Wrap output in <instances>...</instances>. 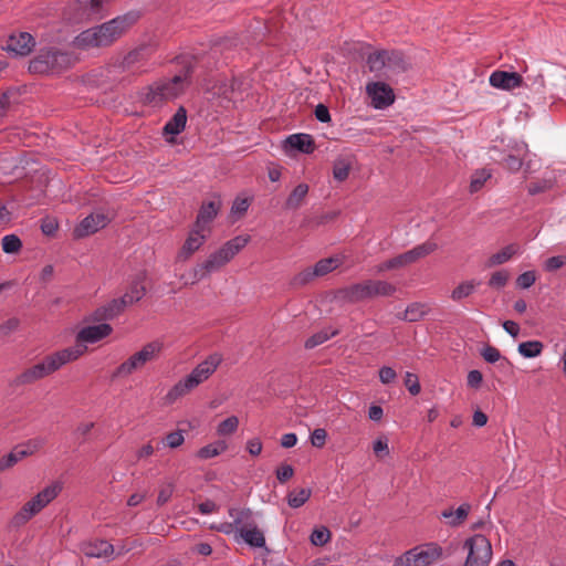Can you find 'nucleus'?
Wrapping results in <instances>:
<instances>
[{
  "mask_svg": "<svg viewBox=\"0 0 566 566\" xmlns=\"http://www.w3.org/2000/svg\"><path fill=\"white\" fill-rule=\"evenodd\" d=\"M438 249V244L433 241H426L418 244L413 249L403 252L408 265L416 263L418 260L426 258Z\"/></svg>",
  "mask_w": 566,
  "mask_h": 566,
  "instance_id": "c85d7f7f",
  "label": "nucleus"
},
{
  "mask_svg": "<svg viewBox=\"0 0 566 566\" xmlns=\"http://www.w3.org/2000/svg\"><path fill=\"white\" fill-rule=\"evenodd\" d=\"M2 250L6 253H18L22 248L20 238L15 234H7L1 240Z\"/></svg>",
  "mask_w": 566,
  "mask_h": 566,
  "instance_id": "de8ad7c7",
  "label": "nucleus"
},
{
  "mask_svg": "<svg viewBox=\"0 0 566 566\" xmlns=\"http://www.w3.org/2000/svg\"><path fill=\"white\" fill-rule=\"evenodd\" d=\"M250 235L245 234L227 241L220 249L209 254L205 261L191 269L186 284H196L211 273L220 271L250 242Z\"/></svg>",
  "mask_w": 566,
  "mask_h": 566,
  "instance_id": "7ed1b4c3",
  "label": "nucleus"
},
{
  "mask_svg": "<svg viewBox=\"0 0 566 566\" xmlns=\"http://www.w3.org/2000/svg\"><path fill=\"white\" fill-rule=\"evenodd\" d=\"M164 349V343L155 339L146 343L138 352L130 355L114 370V378H126L142 369L147 363L156 360Z\"/></svg>",
  "mask_w": 566,
  "mask_h": 566,
  "instance_id": "6e6552de",
  "label": "nucleus"
},
{
  "mask_svg": "<svg viewBox=\"0 0 566 566\" xmlns=\"http://www.w3.org/2000/svg\"><path fill=\"white\" fill-rule=\"evenodd\" d=\"M72 65L69 53L54 48L40 50L29 63V72L39 75L57 74Z\"/></svg>",
  "mask_w": 566,
  "mask_h": 566,
  "instance_id": "0eeeda50",
  "label": "nucleus"
},
{
  "mask_svg": "<svg viewBox=\"0 0 566 566\" xmlns=\"http://www.w3.org/2000/svg\"><path fill=\"white\" fill-rule=\"evenodd\" d=\"M109 0H76L74 20L86 21L101 19Z\"/></svg>",
  "mask_w": 566,
  "mask_h": 566,
  "instance_id": "ddd939ff",
  "label": "nucleus"
},
{
  "mask_svg": "<svg viewBox=\"0 0 566 566\" xmlns=\"http://www.w3.org/2000/svg\"><path fill=\"white\" fill-rule=\"evenodd\" d=\"M331 538V532L328 528L322 526L318 528H315L311 534V543L315 546H323L325 545Z\"/></svg>",
  "mask_w": 566,
  "mask_h": 566,
  "instance_id": "864d4df0",
  "label": "nucleus"
},
{
  "mask_svg": "<svg viewBox=\"0 0 566 566\" xmlns=\"http://www.w3.org/2000/svg\"><path fill=\"white\" fill-rule=\"evenodd\" d=\"M405 386L407 387V389L409 390V392L412 396L418 395L421 390L420 382H419L417 375L409 373V371L406 373V376H405Z\"/></svg>",
  "mask_w": 566,
  "mask_h": 566,
  "instance_id": "6e6d98bb",
  "label": "nucleus"
},
{
  "mask_svg": "<svg viewBox=\"0 0 566 566\" xmlns=\"http://www.w3.org/2000/svg\"><path fill=\"white\" fill-rule=\"evenodd\" d=\"M438 249V244L433 241H426L418 244L413 249L403 252L408 265L416 263L418 260L426 258Z\"/></svg>",
  "mask_w": 566,
  "mask_h": 566,
  "instance_id": "a878e982",
  "label": "nucleus"
},
{
  "mask_svg": "<svg viewBox=\"0 0 566 566\" xmlns=\"http://www.w3.org/2000/svg\"><path fill=\"white\" fill-rule=\"evenodd\" d=\"M294 474V469L290 464H282L276 470V479L284 483L290 480Z\"/></svg>",
  "mask_w": 566,
  "mask_h": 566,
  "instance_id": "0e129e2a",
  "label": "nucleus"
},
{
  "mask_svg": "<svg viewBox=\"0 0 566 566\" xmlns=\"http://www.w3.org/2000/svg\"><path fill=\"white\" fill-rule=\"evenodd\" d=\"M82 553L87 557H111L114 554V546L104 539H95L81 545Z\"/></svg>",
  "mask_w": 566,
  "mask_h": 566,
  "instance_id": "412c9836",
  "label": "nucleus"
},
{
  "mask_svg": "<svg viewBox=\"0 0 566 566\" xmlns=\"http://www.w3.org/2000/svg\"><path fill=\"white\" fill-rule=\"evenodd\" d=\"M387 51H377L368 55L367 64L370 72L387 71Z\"/></svg>",
  "mask_w": 566,
  "mask_h": 566,
  "instance_id": "37998d69",
  "label": "nucleus"
},
{
  "mask_svg": "<svg viewBox=\"0 0 566 566\" xmlns=\"http://www.w3.org/2000/svg\"><path fill=\"white\" fill-rule=\"evenodd\" d=\"M518 249L520 247L514 243L506 245L501 251L492 254L488 259L486 266L492 268L507 262L513 255H515L518 252Z\"/></svg>",
  "mask_w": 566,
  "mask_h": 566,
  "instance_id": "e433bc0d",
  "label": "nucleus"
},
{
  "mask_svg": "<svg viewBox=\"0 0 566 566\" xmlns=\"http://www.w3.org/2000/svg\"><path fill=\"white\" fill-rule=\"evenodd\" d=\"M39 514L38 510H35L30 502H25L23 506L11 517L10 526L13 528H19L25 525L33 516Z\"/></svg>",
  "mask_w": 566,
  "mask_h": 566,
  "instance_id": "72a5a7b5",
  "label": "nucleus"
},
{
  "mask_svg": "<svg viewBox=\"0 0 566 566\" xmlns=\"http://www.w3.org/2000/svg\"><path fill=\"white\" fill-rule=\"evenodd\" d=\"M227 448L228 446L224 441H216L199 449L197 455L202 460L211 459L221 454Z\"/></svg>",
  "mask_w": 566,
  "mask_h": 566,
  "instance_id": "a19ab883",
  "label": "nucleus"
},
{
  "mask_svg": "<svg viewBox=\"0 0 566 566\" xmlns=\"http://www.w3.org/2000/svg\"><path fill=\"white\" fill-rule=\"evenodd\" d=\"M373 450H374V453L378 458L388 455L389 454L388 439L385 437L377 439L373 444Z\"/></svg>",
  "mask_w": 566,
  "mask_h": 566,
  "instance_id": "052dcab7",
  "label": "nucleus"
},
{
  "mask_svg": "<svg viewBox=\"0 0 566 566\" xmlns=\"http://www.w3.org/2000/svg\"><path fill=\"white\" fill-rule=\"evenodd\" d=\"M126 293L137 303L145 296L146 287L140 280H135L132 282Z\"/></svg>",
  "mask_w": 566,
  "mask_h": 566,
  "instance_id": "5fc2aeb1",
  "label": "nucleus"
},
{
  "mask_svg": "<svg viewBox=\"0 0 566 566\" xmlns=\"http://www.w3.org/2000/svg\"><path fill=\"white\" fill-rule=\"evenodd\" d=\"M463 547L468 556L463 566H489L492 559L491 542L481 534H475L465 539Z\"/></svg>",
  "mask_w": 566,
  "mask_h": 566,
  "instance_id": "9d476101",
  "label": "nucleus"
},
{
  "mask_svg": "<svg viewBox=\"0 0 566 566\" xmlns=\"http://www.w3.org/2000/svg\"><path fill=\"white\" fill-rule=\"evenodd\" d=\"M111 221V217L103 212H93L84 218L81 223L74 229L76 238H84L91 235L98 230L105 228Z\"/></svg>",
  "mask_w": 566,
  "mask_h": 566,
  "instance_id": "2eb2a0df",
  "label": "nucleus"
},
{
  "mask_svg": "<svg viewBox=\"0 0 566 566\" xmlns=\"http://www.w3.org/2000/svg\"><path fill=\"white\" fill-rule=\"evenodd\" d=\"M311 494L312 491L310 489L291 491L287 495V504L293 509H298L308 501Z\"/></svg>",
  "mask_w": 566,
  "mask_h": 566,
  "instance_id": "c03bdc74",
  "label": "nucleus"
},
{
  "mask_svg": "<svg viewBox=\"0 0 566 566\" xmlns=\"http://www.w3.org/2000/svg\"><path fill=\"white\" fill-rule=\"evenodd\" d=\"M471 511V505L469 503L461 504L455 511L444 510L441 513L443 518L450 520L449 525L452 527H457L461 525L468 517Z\"/></svg>",
  "mask_w": 566,
  "mask_h": 566,
  "instance_id": "473e14b6",
  "label": "nucleus"
},
{
  "mask_svg": "<svg viewBox=\"0 0 566 566\" xmlns=\"http://www.w3.org/2000/svg\"><path fill=\"white\" fill-rule=\"evenodd\" d=\"M154 53L151 45L143 44L129 51L118 63L113 65L114 71L140 74L145 72L144 66Z\"/></svg>",
  "mask_w": 566,
  "mask_h": 566,
  "instance_id": "9b49d317",
  "label": "nucleus"
},
{
  "mask_svg": "<svg viewBox=\"0 0 566 566\" xmlns=\"http://www.w3.org/2000/svg\"><path fill=\"white\" fill-rule=\"evenodd\" d=\"M84 345H73L67 348L46 355L41 361L27 368L14 379L17 386L33 384L55 373L64 365L75 361L86 352Z\"/></svg>",
  "mask_w": 566,
  "mask_h": 566,
  "instance_id": "f03ea898",
  "label": "nucleus"
},
{
  "mask_svg": "<svg viewBox=\"0 0 566 566\" xmlns=\"http://www.w3.org/2000/svg\"><path fill=\"white\" fill-rule=\"evenodd\" d=\"M113 327L107 323L83 327L76 335L75 345H85V343H97L109 336Z\"/></svg>",
  "mask_w": 566,
  "mask_h": 566,
  "instance_id": "dca6fc26",
  "label": "nucleus"
},
{
  "mask_svg": "<svg viewBox=\"0 0 566 566\" xmlns=\"http://www.w3.org/2000/svg\"><path fill=\"white\" fill-rule=\"evenodd\" d=\"M553 187V184L551 180H541L530 184L528 186V193L534 196L537 193L545 192L549 190Z\"/></svg>",
  "mask_w": 566,
  "mask_h": 566,
  "instance_id": "680f3d73",
  "label": "nucleus"
},
{
  "mask_svg": "<svg viewBox=\"0 0 566 566\" xmlns=\"http://www.w3.org/2000/svg\"><path fill=\"white\" fill-rule=\"evenodd\" d=\"M229 515L233 518L237 533L239 534L240 526L253 524L252 512L249 509L238 510L234 507L229 509Z\"/></svg>",
  "mask_w": 566,
  "mask_h": 566,
  "instance_id": "ea45409f",
  "label": "nucleus"
},
{
  "mask_svg": "<svg viewBox=\"0 0 566 566\" xmlns=\"http://www.w3.org/2000/svg\"><path fill=\"white\" fill-rule=\"evenodd\" d=\"M250 202L247 198H237L232 205L231 212L242 216L249 209Z\"/></svg>",
  "mask_w": 566,
  "mask_h": 566,
  "instance_id": "774afa93",
  "label": "nucleus"
},
{
  "mask_svg": "<svg viewBox=\"0 0 566 566\" xmlns=\"http://www.w3.org/2000/svg\"><path fill=\"white\" fill-rule=\"evenodd\" d=\"M172 493H174V484L172 483H167L159 491V494H158V497H157V504L158 505L166 504L170 500Z\"/></svg>",
  "mask_w": 566,
  "mask_h": 566,
  "instance_id": "69168bd1",
  "label": "nucleus"
},
{
  "mask_svg": "<svg viewBox=\"0 0 566 566\" xmlns=\"http://www.w3.org/2000/svg\"><path fill=\"white\" fill-rule=\"evenodd\" d=\"M502 165L511 172H516L521 169L523 161L515 155H507L503 158Z\"/></svg>",
  "mask_w": 566,
  "mask_h": 566,
  "instance_id": "4d7b16f0",
  "label": "nucleus"
},
{
  "mask_svg": "<svg viewBox=\"0 0 566 566\" xmlns=\"http://www.w3.org/2000/svg\"><path fill=\"white\" fill-rule=\"evenodd\" d=\"M352 165L346 159H338L333 166V176L337 181H344L348 178Z\"/></svg>",
  "mask_w": 566,
  "mask_h": 566,
  "instance_id": "09e8293b",
  "label": "nucleus"
},
{
  "mask_svg": "<svg viewBox=\"0 0 566 566\" xmlns=\"http://www.w3.org/2000/svg\"><path fill=\"white\" fill-rule=\"evenodd\" d=\"M536 281V275L534 271H526L520 274L516 279V284L520 289H528Z\"/></svg>",
  "mask_w": 566,
  "mask_h": 566,
  "instance_id": "13d9d810",
  "label": "nucleus"
},
{
  "mask_svg": "<svg viewBox=\"0 0 566 566\" xmlns=\"http://www.w3.org/2000/svg\"><path fill=\"white\" fill-rule=\"evenodd\" d=\"M34 45L35 41L30 33L20 32L19 34L10 35L3 49L13 53L14 55L24 56L32 51Z\"/></svg>",
  "mask_w": 566,
  "mask_h": 566,
  "instance_id": "f3484780",
  "label": "nucleus"
},
{
  "mask_svg": "<svg viewBox=\"0 0 566 566\" xmlns=\"http://www.w3.org/2000/svg\"><path fill=\"white\" fill-rule=\"evenodd\" d=\"M509 277H510V274L507 271L500 270V271L492 273L488 284L492 289L501 290L506 285Z\"/></svg>",
  "mask_w": 566,
  "mask_h": 566,
  "instance_id": "603ef678",
  "label": "nucleus"
},
{
  "mask_svg": "<svg viewBox=\"0 0 566 566\" xmlns=\"http://www.w3.org/2000/svg\"><path fill=\"white\" fill-rule=\"evenodd\" d=\"M187 123V112L184 107H179L174 116L165 124L163 133L165 135H178L180 134Z\"/></svg>",
  "mask_w": 566,
  "mask_h": 566,
  "instance_id": "c756f323",
  "label": "nucleus"
},
{
  "mask_svg": "<svg viewBox=\"0 0 566 566\" xmlns=\"http://www.w3.org/2000/svg\"><path fill=\"white\" fill-rule=\"evenodd\" d=\"M326 430L323 428H317L311 434V443L316 448H323L326 443Z\"/></svg>",
  "mask_w": 566,
  "mask_h": 566,
  "instance_id": "e2e57ef3",
  "label": "nucleus"
},
{
  "mask_svg": "<svg viewBox=\"0 0 566 566\" xmlns=\"http://www.w3.org/2000/svg\"><path fill=\"white\" fill-rule=\"evenodd\" d=\"M387 72L399 74L407 70L408 63L401 52L387 51Z\"/></svg>",
  "mask_w": 566,
  "mask_h": 566,
  "instance_id": "c9c22d12",
  "label": "nucleus"
},
{
  "mask_svg": "<svg viewBox=\"0 0 566 566\" xmlns=\"http://www.w3.org/2000/svg\"><path fill=\"white\" fill-rule=\"evenodd\" d=\"M62 491V484L60 482H53L45 486L36 495L29 500L30 504L38 510L40 513L53 500H55Z\"/></svg>",
  "mask_w": 566,
  "mask_h": 566,
  "instance_id": "aec40b11",
  "label": "nucleus"
},
{
  "mask_svg": "<svg viewBox=\"0 0 566 566\" xmlns=\"http://www.w3.org/2000/svg\"><path fill=\"white\" fill-rule=\"evenodd\" d=\"M238 427H239L238 417L231 416L218 424L217 433L221 437L230 436L237 431Z\"/></svg>",
  "mask_w": 566,
  "mask_h": 566,
  "instance_id": "49530a36",
  "label": "nucleus"
},
{
  "mask_svg": "<svg viewBox=\"0 0 566 566\" xmlns=\"http://www.w3.org/2000/svg\"><path fill=\"white\" fill-rule=\"evenodd\" d=\"M42 444V440L32 439L24 444L15 446L8 454L0 458V473L11 469L22 459L34 454Z\"/></svg>",
  "mask_w": 566,
  "mask_h": 566,
  "instance_id": "f8f14e48",
  "label": "nucleus"
},
{
  "mask_svg": "<svg viewBox=\"0 0 566 566\" xmlns=\"http://www.w3.org/2000/svg\"><path fill=\"white\" fill-rule=\"evenodd\" d=\"M397 287L382 280H365L359 283L352 284L339 291L342 298L349 303H358L377 296H392Z\"/></svg>",
  "mask_w": 566,
  "mask_h": 566,
  "instance_id": "423d86ee",
  "label": "nucleus"
},
{
  "mask_svg": "<svg viewBox=\"0 0 566 566\" xmlns=\"http://www.w3.org/2000/svg\"><path fill=\"white\" fill-rule=\"evenodd\" d=\"M478 286V283L474 281H465L460 283L451 293V298L455 302H459L468 296H470L475 287Z\"/></svg>",
  "mask_w": 566,
  "mask_h": 566,
  "instance_id": "a18cd8bd",
  "label": "nucleus"
},
{
  "mask_svg": "<svg viewBox=\"0 0 566 566\" xmlns=\"http://www.w3.org/2000/svg\"><path fill=\"white\" fill-rule=\"evenodd\" d=\"M39 514L38 510H35L30 502H25L23 506L11 517L10 526L13 528H19L25 525L33 516Z\"/></svg>",
  "mask_w": 566,
  "mask_h": 566,
  "instance_id": "f704fd0d",
  "label": "nucleus"
},
{
  "mask_svg": "<svg viewBox=\"0 0 566 566\" xmlns=\"http://www.w3.org/2000/svg\"><path fill=\"white\" fill-rule=\"evenodd\" d=\"M428 312L429 307L427 304L415 302L407 306L400 318L407 322H418L427 315Z\"/></svg>",
  "mask_w": 566,
  "mask_h": 566,
  "instance_id": "4c0bfd02",
  "label": "nucleus"
},
{
  "mask_svg": "<svg viewBox=\"0 0 566 566\" xmlns=\"http://www.w3.org/2000/svg\"><path fill=\"white\" fill-rule=\"evenodd\" d=\"M205 230L200 228L192 229L181 249L177 254V261L185 262L190 259V256L197 252L206 242L207 235L203 233Z\"/></svg>",
  "mask_w": 566,
  "mask_h": 566,
  "instance_id": "a211bd4d",
  "label": "nucleus"
},
{
  "mask_svg": "<svg viewBox=\"0 0 566 566\" xmlns=\"http://www.w3.org/2000/svg\"><path fill=\"white\" fill-rule=\"evenodd\" d=\"M139 18L140 14L137 11L117 15L99 25L82 31L74 39V45L81 50L108 48L123 38Z\"/></svg>",
  "mask_w": 566,
  "mask_h": 566,
  "instance_id": "f257e3e1",
  "label": "nucleus"
},
{
  "mask_svg": "<svg viewBox=\"0 0 566 566\" xmlns=\"http://www.w3.org/2000/svg\"><path fill=\"white\" fill-rule=\"evenodd\" d=\"M438 249V244L433 241H426L418 244L413 249L403 252L408 265L416 263L418 260L426 258Z\"/></svg>",
  "mask_w": 566,
  "mask_h": 566,
  "instance_id": "bb28decb",
  "label": "nucleus"
},
{
  "mask_svg": "<svg viewBox=\"0 0 566 566\" xmlns=\"http://www.w3.org/2000/svg\"><path fill=\"white\" fill-rule=\"evenodd\" d=\"M239 536L251 547L262 548L265 546L264 534L255 523L240 526Z\"/></svg>",
  "mask_w": 566,
  "mask_h": 566,
  "instance_id": "4be33fe9",
  "label": "nucleus"
},
{
  "mask_svg": "<svg viewBox=\"0 0 566 566\" xmlns=\"http://www.w3.org/2000/svg\"><path fill=\"white\" fill-rule=\"evenodd\" d=\"M285 145L303 154H312L315 150V143L308 134H293L285 139Z\"/></svg>",
  "mask_w": 566,
  "mask_h": 566,
  "instance_id": "5701e85b",
  "label": "nucleus"
},
{
  "mask_svg": "<svg viewBox=\"0 0 566 566\" xmlns=\"http://www.w3.org/2000/svg\"><path fill=\"white\" fill-rule=\"evenodd\" d=\"M124 312V308L117 298H113L107 304L96 308L93 313L94 321H109Z\"/></svg>",
  "mask_w": 566,
  "mask_h": 566,
  "instance_id": "393cba45",
  "label": "nucleus"
},
{
  "mask_svg": "<svg viewBox=\"0 0 566 566\" xmlns=\"http://www.w3.org/2000/svg\"><path fill=\"white\" fill-rule=\"evenodd\" d=\"M438 249V244L433 241H426L418 244L413 249L403 252L408 265L416 263L418 260L426 258Z\"/></svg>",
  "mask_w": 566,
  "mask_h": 566,
  "instance_id": "cd10ccee",
  "label": "nucleus"
},
{
  "mask_svg": "<svg viewBox=\"0 0 566 566\" xmlns=\"http://www.w3.org/2000/svg\"><path fill=\"white\" fill-rule=\"evenodd\" d=\"M315 277H317L316 274H314L313 268H306L292 279L291 283L293 286H304L312 282Z\"/></svg>",
  "mask_w": 566,
  "mask_h": 566,
  "instance_id": "3c124183",
  "label": "nucleus"
},
{
  "mask_svg": "<svg viewBox=\"0 0 566 566\" xmlns=\"http://www.w3.org/2000/svg\"><path fill=\"white\" fill-rule=\"evenodd\" d=\"M489 82L495 88L511 91L523 85V77L516 72L494 71L491 73Z\"/></svg>",
  "mask_w": 566,
  "mask_h": 566,
  "instance_id": "6ab92c4d",
  "label": "nucleus"
},
{
  "mask_svg": "<svg viewBox=\"0 0 566 566\" xmlns=\"http://www.w3.org/2000/svg\"><path fill=\"white\" fill-rule=\"evenodd\" d=\"M189 84V70L184 74L175 75L170 80H160L149 85L143 94V101L150 106H158L163 102L179 96Z\"/></svg>",
  "mask_w": 566,
  "mask_h": 566,
  "instance_id": "39448f33",
  "label": "nucleus"
},
{
  "mask_svg": "<svg viewBox=\"0 0 566 566\" xmlns=\"http://www.w3.org/2000/svg\"><path fill=\"white\" fill-rule=\"evenodd\" d=\"M366 92L371 99V105L377 109H384L395 102L392 88L384 82L368 83Z\"/></svg>",
  "mask_w": 566,
  "mask_h": 566,
  "instance_id": "4468645a",
  "label": "nucleus"
},
{
  "mask_svg": "<svg viewBox=\"0 0 566 566\" xmlns=\"http://www.w3.org/2000/svg\"><path fill=\"white\" fill-rule=\"evenodd\" d=\"M543 347L539 340H528L521 343L517 350L525 358H534L542 354Z\"/></svg>",
  "mask_w": 566,
  "mask_h": 566,
  "instance_id": "79ce46f5",
  "label": "nucleus"
},
{
  "mask_svg": "<svg viewBox=\"0 0 566 566\" xmlns=\"http://www.w3.org/2000/svg\"><path fill=\"white\" fill-rule=\"evenodd\" d=\"M308 186L306 184H298L289 195L285 201V209L296 210L302 207L308 193Z\"/></svg>",
  "mask_w": 566,
  "mask_h": 566,
  "instance_id": "7c9ffc66",
  "label": "nucleus"
},
{
  "mask_svg": "<svg viewBox=\"0 0 566 566\" xmlns=\"http://www.w3.org/2000/svg\"><path fill=\"white\" fill-rule=\"evenodd\" d=\"M338 334L337 329L324 328L305 340V348L313 349Z\"/></svg>",
  "mask_w": 566,
  "mask_h": 566,
  "instance_id": "58836bf2",
  "label": "nucleus"
},
{
  "mask_svg": "<svg viewBox=\"0 0 566 566\" xmlns=\"http://www.w3.org/2000/svg\"><path fill=\"white\" fill-rule=\"evenodd\" d=\"M342 264L343 256L339 255L322 259L314 264V274H316L317 277L324 276L339 268Z\"/></svg>",
  "mask_w": 566,
  "mask_h": 566,
  "instance_id": "2f4dec72",
  "label": "nucleus"
},
{
  "mask_svg": "<svg viewBox=\"0 0 566 566\" xmlns=\"http://www.w3.org/2000/svg\"><path fill=\"white\" fill-rule=\"evenodd\" d=\"M481 356L483 357V359L490 364H494L496 363L497 360H500L501 358V353L500 350L494 347V346H491V345H486L482 350H481Z\"/></svg>",
  "mask_w": 566,
  "mask_h": 566,
  "instance_id": "bf43d9fd",
  "label": "nucleus"
},
{
  "mask_svg": "<svg viewBox=\"0 0 566 566\" xmlns=\"http://www.w3.org/2000/svg\"><path fill=\"white\" fill-rule=\"evenodd\" d=\"M491 176H492L491 172L486 169L476 170L472 175V178H471L470 191L471 192L479 191L484 186L486 180H489L491 178Z\"/></svg>",
  "mask_w": 566,
  "mask_h": 566,
  "instance_id": "8fccbe9b",
  "label": "nucleus"
},
{
  "mask_svg": "<svg viewBox=\"0 0 566 566\" xmlns=\"http://www.w3.org/2000/svg\"><path fill=\"white\" fill-rule=\"evenodd\" d=\"M222 363V356L218 353L209 355L203 361L198 364L191 373L185 378L175 384L166 395V400L169 403L175 402L177 399L186 396L191 390L210 378Z\"/></svg>",
  "mask_w": 566,
  "mask_h": 566,
  "instance_id": "20e7f679",
  "label": "nucleus"
},
{
  "mask_svg": "<svg viewBox=\"0 0 566 566\" xmlns=\"http://www.w3.org/2000/svg\"><path fill=\"white\" fill-rule=\"evenodd\" d=\"M165 440L170 448H178L184 443L185 438L181 431H174L168 433Z\"/></svg>",
  "mask_w": 566,
  "mask_h": 566,
  "instance_id": "338daca9",
  "label": "nucleus"
},
{
  "mask_svg": "<svg viewBox=\"0 0 566 566\" xmlns=\"http://www.w3.org/2000/svg\"><path fill=\"white\" fill-rule=\"evenodd\" d=\"M441 554V547L433 543L417 546L398 557L394 566H430L440 558Z\"/></svg>",
  "mask_w": 566,
  "mask_h": 566,
  "instance_id": "1a4fd4ad",
  "label": "nucleus"
},
{
  "mask_svg": "<svg viewBox=\"0 0 566 566\" xmlns=\"http://www.w3.org/2000/svg\"><path fill=\"white\" fill-rule=\"evenodd\" d=\"M220 206L221 203L219 200L202 203L198 212L195 227L205 230L206 226L217 217Z\"/></svg>",
  "mask_w": 566,
  "mask_h": 566,
  "instance_id": "b1692460",
  "label": "nucleus"
}]
</instances>
